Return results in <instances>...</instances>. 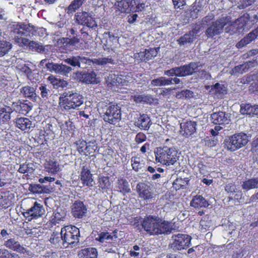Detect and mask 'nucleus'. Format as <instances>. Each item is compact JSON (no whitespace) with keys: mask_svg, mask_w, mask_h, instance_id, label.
I'll list each match as a JSON object with an SVG mask.
<instances>
[{"mask_svg":"<svg viewBox=\"0 0 258 258\" xmlns=\"http://www.w3.org/2000/svg\"><path fill=\"white\" fill-rule=\"evenodd\" d=\"M79 56H73L65 59V61L73 67H80Z\"/></svg>","mask_w":258,"mask_h":258,"instance_id":"5fc2aeb1","label":"nucleus"},{"mask_svg":"<svg viewBox=\"0 0 258 258\" xmlns=\"http://www.w3.org/2000/svg\"><path fill=\"white\" fill-rule=\"evenodd\" d=\"M7 170L4 168H1L0 169V187H3L6 185L7 182L6 178Z\"/></svg>","mask_w":258,"mask_h":258,"instance_id":"6e6d98bb","label":"nucleus"},{"mask_svg":"<svg viewBox=\"0 0 258 258\" xmlns=\"http://www.w3.org/2000/svg\"><path fill=\"white\" fill-rule=\"evenodd\" d=\"M32 109V106L25 103H20L17 106V110L22 114H26Z\"/></svg>","mask_w":258,"mask_h":258,"instance_id":"09e8293b","label":"nucleus"},{"mask_svg":"<svg viewBox=\"0 0 258 258\" xmlns=\"http://www.w3.org/2000/svg\"><path fill=\"white\" fill-rule=\"evenodd\" d=\"M28 47L32 50L37 51L39 52L44 51V47L42 45L33 41H30Z\"/></svg>","mask_w":258,"mask_h":258,"instance_id":"3c124183","label":"nucleus"},{"mask_svg":"<svg viewBox=\"0 0 258 258\" xmlns=\"http://www.w3.org/2000/svg\"><path fill=\"white\" fill-rule=\"evenodd\" d=\"M86 142L84 141H79L77 142V149L79 152L82 154L86 145Z\"/></svg>","mask_w":258,"mask_h":258,"instance_id":"69168bd1","label":"nucleus"},{"mask_svg":"<svg viewBox=\"0 0 258 258\" xmlns=\"http://www.w3.org/2000/svg\"><path fill=\"white\" fill-rule=\"evenodd\" d=\"M63 244H72L78 242L80 236L79 229L74 226H66L61 228L60 231Z\"/></svg>","mask_w":258,"mask_h":258,"instance_id":"1a4fd4ad","label":"nucleus"},{"mask_svg":"<svg viewBox=\"0 0 258 258\" xmlns=\"http://www.w3.org/2000/svg\"><path fill=\"white\" fill-rule=\"evenodd\" d=\"M16 126L22 131H28L32 126V121L28 118L19 117L15 119Z\"/></svg>","mask_w":258,"mask_h":258,"instance_id":"4be33fe9","label":"nucleus"},{"mask_svg":"<svg viewBox=\"0 0 258 258\" xmlns=\"http://www.w3.org/2000/svg\"><path fill=\"white\" fill-rule=\"evenodd\" d=\"M157 162L167 166L172 165L178 160L179 154L174 148H158L154 152Z\"/></svg>","mask_w":258,"mask_h":258,"instance_id":"7ed1b4c3","label":"nucleus"},{"mask_svg":"<svg viewBox=\"0 0 258 258\" xmlns=\"http://www.w3.org/2000/svg\"><path fill=\"white\" fill-rule=\"evenodd\" d=\"M104 37L106 39L105 42H104V40L102 42L106 46L105 49H112L113 41H116V38L110 33H105Z\"/></svg>","mask_w":258,"mask_h":258,"instance_id":"ea45409f","label":"nucleus"},{"mask_svg":"<svg viewBox=\"0 0 258 258\" xmlns=\"http://www.w3.org/2000/svg\"><path fill=\"white\" fill-rule=\"evenodd\" d=\"M197 123L195 121H188L180 124L181 133L183 136H189L196 131Z\"/></svg>","mask_w":258,"mask_h":258,"instance_id":"aec40b11","label":"nucleus"},{"mask_svg":"<svg viewBox=\"0 0 258 258\" xmlns=\"http://www.w3.org/2000/svg\"><path fill=\"white\" fill-rule=\"evenodd\" d=\"M103 120L110 124H115L121 119L120 109L117 105L109 104L102 108Z\"/></svg>","mask_w":258,"mask_h":258,"instance_id":"6e6552de","label":"nucleus"},{"mask_svg":"<svg viewBox=\"0 0 258 258\" xmlns=\"http://www.w3.org/2000/svg\"><path fill=\"white\" fill-rule=\"evenodd\" d=\"M225 189L227 192L230 194H233L237 190L236 185L233 183H228L226 184Z\"/></svg>","mask_w":258,"mask_h":258,"instance_id":"338daca9","label":"nucleus"},{"mask_svg":"<svg viewBox=\"0 0 258 258\" xmlns=\"http://www.w3.org/2000/svg\"><path fill=\"white\" fill-rule=\"evenodd\" d=\"M211 118L214 124H222L227 123L228 121L225 113L222 111L213 113L211 114Z\"/></svg>","mask_w":258,"mask_h":258,"instance_id":"cd10ccee","label":"nucleus"},{"mask_svg":"<svg viewBox=\"0 0 258 258\" xmlns=\"http://www.w3.org/2000/svg\"><path fill=\"white\" fill-rule=\"evenodd\" d=\"M226 26H225V31L231 34L242 32L245 29H249L252 24L249 21V16L247 14L243 15L233 22L230 18Z\"/></svg>","mask_w":258,"mask_h":258,"instance_id":"423d86ee","label":"nucleus"},{"mask_svg":"<svg viewBox=\"0 0 258 258\" xmlns=\"http://www.w3.org/2000/svg\"><path fill=\"white\" fill-rule=\"evenodd\" d=\"M193 40V38L191 36L190 34H186L182 37H180L178 42L180 45H184L187 43H189Z\"/></svg>","mask_w":258,"mask_h":258,"instance_id":"bf43d9fd","label":"nucleus"},{"mask_svg":"<svg viewBox=\"0 0 258 258\" xmlns=\"http://www.w3.org/2000/svg\"><path fill=\"white\" fill-rule=\"evenodd\" d=\"M77 22L81 25L86 26L92 29H95L97 27V23L90 13L85 11L78 12L76 15Z\"/></svg>","mask_w":258,"mask_h":258,"instance_id":"ddd939ff","label":"nucleus"},{"mask_svg":"<svg viewBox=\"0 0 258 258\" xmlns=\"http://www.w3.org/2000/svg\"><path fill=\"white\" fill-rule=\"evenodd\" d=\"M258 36V27L249 33L236 45L237 48H241L255 40Z\"/></svg>","mask_w":258,"mask_h":258,"instance_id":"a211bd4d","label":"nucleus"},{"mask_svg":"<svg viewBox=\"0 0 258 258\" xmlns=\"http://www.w3.org/2000/svg\"><path fill=\"white\" fill-rule=\"evenodd\" d=\"M209 227V223L204 220H202L200 222V230L202 232H205Z\"/></svg>","mask_w":258,"mask_h":258,"instance_id":"774afa93","label":"nucleus"},{"mask_svg":"<svg viewBox=\"0 0 258 258\" xmlns=\"http://www.w3.org/2000/svg\"><path fill=\"white\" fill-rule=\"evenodd\" d=\"M39 90L42 98L47 97L50 92V90L46 88V86L44 84L41 85L39 87Z\"/></svg>","mask_w":258,"mask_h":258,"instance_id":"e2e57ef3","label":"nucleus"},{"mask_svg":"<svg viewBox=\"0 0 258 258\" xmlns=\"http://www.w3.org/2000/svg\"><path fill=\"white\" fill-rule=\"evenodd\" d=\"M248 141V136L245 134H235L225 140L224 147L228 150L235 151L245 146Z\"/></svg>","mask_w":258,"mask_h":258,"instance_id":"0eeeda50","label":"nucleus"},{"mask_svg":"<svg viewBox=\"0 0 258 258\" xmlns=\"http://www.w3.org/2000/svg\"><path fill=\"white\" fill-rule=\"evenodd\" d=\"M118 188L120 192L125 194L130 192L131 189L129 187L128 182L124 179H120L118 180Z\"/></svg>","mask_w":258,"mask_h":258,"instance_id":"37998d69","label":"nucleus"},{"mask_svg":"<svg viewBox=\"0 0 258 258\" xmlns=\"http://www.w3.org/2000/svg\"><path fill=\"white\" fill-rule=\"evenodd\" d=\"M11 109L9 107H0V121L5 122L10 119Z\"/></svg>","mask_w":258,"mask_h":258,"instance_id":"c9c22d12","label":"nucleus"},{"mask_svg":"<svg viewBox=\"0 0 258 258\" xmlns=\"http://www.w3.org/2000/svg\"><path fill=\"white\" fill-rule=\"evenodd\" d=\"M198 68V65L195 63H190L188 66H183L179 68H175L176 76L182 77L191 75Z\"/></svg>","mask_w":258,"mask_h":258,"instance_id":"2eb2a0df","label":"nucleus"},{"mask_svg":"<svg viewBox=\"0 0 258 258\" xmlns=\"http://www.w3.org/2000/svg\"><path fill=\"white\" fill-rule=\"evenodd\" d=\"M212 90L215 91L216 93L224 94L226 92V87L224 85L219 83H216L212 88Z\"/></svg>","mask_w":258,"mask_h":258,"instance_id":"13d9d810","label":"nucleus"},{"mask_svg":"<svg viewBox=\"0 0 258 258\" xmlns=\"http://www.w3.org/2000/svg\"><path fill=\"white\" fill-rule=\"evenodd\" d=\"M97 255V249L93 247L82 249L79 254L80 258H96Z\"/></svg>","mask_w":258,"mask_h":258,"instance_id":"c756f323","label":"nucleus"},{"mask_svg":"<svg viewBox=\"0 0 258 258\" xmlns=\"http://www.w3.org/2000/svg\"><path fill=\"white\" fill-rule=\"evenodd\" d=\"M4 245L7 248L16 251L18 252L24 253L26 250L22 246L15 238H10L4 242Z\"/></svg>","mask_w":258,"mask_h":258,"instance_id":"412c9836","label":"nucleus"},{"mask_svg":"<svg viewBox=\"0 0 258 258\" xmlns=\"http://www.w3.org/2000/svg\"><path fill=\"white\" fill-rule=\"evenodd\" d=\"M14 199V194L10 191L0 195V209H6L10 207L12 205Z\"/></svg>","mask_w":258,"mask_h":258,"instance_id":"6ab92c4d","label":"nucleus"},{"mask_svg":"<svg viewBox=\"0 0 258 258\" xmlns=\"http://www.w3.org/2000/svg\"><path fill=\"white\" fill-rule=\"evenodd\" d=\"M45 168L46 171L50 173L51 175H55L58 172L60 171L62 167L58 162L53 160H49L45 164Z\"/></svg>","mask_w":258,"mask_h":258,"instance_id":"393cba45","label":"nucleus"},{"mask_svg":"<svg viewBox=\"0 0 258 258\" xmlns=\"http://www.w3.org/2000/svg\"><path fill=\"white\" fill-rule=\"evenodd\" d=\"M130 254L131 256L139 257L142 256L143 253L141 252L139 246L134 245L133 249L130 250Z\"/></svg>","mask_w":258,"mask_h":258,"instance_id":"052dcab7","label":"nucleus"},{"mask_svg":"<svg viewBox=\"0 0 258 258\" xmlns=\"http://www.w3.org/2000/svg\"><path fill=\"white\" fill-rule=\"evenodd\" d=\"M111 185L109 178L107 176H101L99 178V187L102 189H108Z\"/></svg>","mask_w":258,"mask_h":258,"instance_id":"a18cd8bd","label":"nucleus"},{"mask_svg":"<svg viewBox=\"0 0 258 258\" xmlns=\"http://www.w3.org/2000/svg\"><path fill=\"white\" fill-rule=\"evenodd\" d=\"M66 214L64 210L61 208H57L53 213L50 221L54 225L59 223L60 221H63Z\"/></svg>","mask_w":258,"mask_h":258,"instance_id":"a878e982","label":"nucleus"},{"mask_svg":"<svg viewBox=\"0 0 258 258\" xmlns=\"http://www.w3.org/2000/svg\"><path fill=\"white\" fill-rule=\"evenodd\" d=\"M147 7L144 2H141L140 0L136 1V4H133L132 6L133 12H140L144 11L145 8Z\"/></svg>","mask_w":258,"mask_h":258,"instance_id":"49530a36","label":"nucleus"},{"mask_svg":"<svg viewBox=\"0 0 258 258\" xmlns=\"http://www.w3.org/2000/svg\"><path fill=\"white\" fill-rule=\"evenodd\" d=\"M258 63L255 60L246 62L242 64L234 67L231 71V75H237L246 72L249 68L257 65Z\"/></svg>","mask_w":258,"mask_h":258,"instance_id":"f3484780","label":"nucleus"},{"mask_svg":"<svg viewBox=\"0 0 258 258\" xmlns=\"http://www.w3.org/2000/svg\"><path fill=\"white\" fill-rule=\"evenodd\" d=\"M85 0H74L69 5L67 9V13L72 14L79 9L84 3Z\"/></svg>","mask_w":258,"mask_h":258,"instance_id":"a19ab883","label":"nucleus"},{"mask_svg":"<svg viewBox=\"0 0 258 258\" xmlns=\"http://www.w3.org/2000/svg\"><path fill=\"white\" fill-rule=\"evenodd\" d=\"M151 84L154 86L168 85L172 84V80L162 77L158 79L153 80L151 82Z\"/></svg>","mask_w":258,"mask_h":258,"instance_id":"58836bf2","label":"nucleus"},{"mask_svg":"<svg viewBox=\"0 0 258 258\" xmlns=\"http://www.w3.org/2000/svg\"><path fill=\"white\" fill-rule=\"evenodd\" d=\"M92 63L98 65H105L108 63H112L113 60L111 58L107 57H100L98 58H94L92 60Z\"/></svg>","mask_w":258,"mask_h":258,"instance_id":"de8ad7c7","label":"nucleus"},{"mask_svg":"<svg viewBox=\"0 0 258 258\" xmlns=\"http://www.w3.org/2000/svg\"><path fill=\"white\" fill-rule=\"evenodd\" d=\"M12 48V44L8 41H0V57L8 53Z\"/></svg>","mask_w":258,"mask_h":258,"instance_id":"e433bc0d","label":"nucleus"},{"mask_svg":"<svg viewBox=\"0 0 258 258\" xmlns=\"http://www.w3.org/2000/svg\"><path fill=\"white\" fill-rule=\"evenodd\" d=\"M12 31L14 34H17L15 37V42L20 46H28L30 40L22 37V35H28L33 34L34 28L30 24L15 23L12 25Z\"/></svg>","mask_w":258,"mask_h":258,"instance_id":"39448f33","label":"nucleus"},{"mask_svg":"<svg viewBox=\"0 0 258 258\" xmlns=\"http://www.w3.org/2000/svg\"><path fill=\"white\" fill-rule=\"evenodd\" d=\"M112 239L113 236L110 235L108 232H102L96 238V240L101 242H104L106 240Z\"/></svg>","mask_w":258,"mask_h":258,"instance_id":"4d7b16f0","label":"nucleus"},{"mask_svg":"<svg viewBox=\"0 0 258 258\" xmlns=\"http://www.w3.org/2000/svg\"><path fill=\"white\" fill-rule=\"evenodd\" d=\"M83 103V98L77 93L66 92L59 98V106L62 110L76 109Z\"/></svg>","mask_w":258,"mask_h":258,"instance_id":"20e7f679","label":"nucleus"},{"mask_svg":"<svg viewBox=\"0 0 258 258\" xmlns=\"http://www.w3.org/2000/svg\"><path fill=\"white\" fill-rule=\"evenodd\" d=\"M134 80L132 74L126 76H116L113 74L110 76L107 82L109 87L114 91H118L119 86H127Z\"/></svg>","mask_w":258,"mask_h":258,"instance_id":"9d476101","label":"nucleus"},{"mask_svg":"<svg viewBox=\"0 0 258 258\" xmlns=\"http://www.w3.org/2000/svg\"><path fill=\"white\" fill-rule=\"evenodd\" d=\"M87 209L81 202H76L73 206L72 212L74 217L82 218L86 213Z\"/></svg>","mask_w":258,"mask_h":258,"instance_id":"b1692460","label":"nucleus"},{"mask_svg":"<svg viewBox=\"0 0 258 258\" xmlns=\"http://www.w3.org/2000/svg\"><path fill=\"white\" fill-rule=\"evenodd\" d=\"M190 206L195 208H206L209 206V203L202 196L197 195L191 200Z\"/></svg>","mask_w":258,"mask_h":258,"instance_id":"bb28decb","label":"nucleus"},{"mask_svg":"<svg viewBox=\"0 0 258 258\" xmlns=\"http://www.w3.org/2000/svg\"><path fill=\"white\" fill-rule=\"evenodd\" d=\"M150 119L148 115L143 114L141 115L136 121V125L142 128L148 129L150 125Z\"/></svg>","mask_w":258,"mask_h":258,"instance_id":"c85d7f7f","label":"nucleus"},{"mask_svg":"<svg viewBox=\"0 0 258 258\" xmlns=\"http://www.w3.org/2000/svg\"><path fill=\"white\" fill-rule=\"evenodd\" d=\"M82 81L88 84H97L99 82L98 79L96 78V74L94 72L83 74L82 75Z\"/></svg>","mask_w":258,"mask_h":258,"instance_id":"473e14b6","label":"nucleus"},{"mask_svg":"<svg viewBox=\"0 0 258 258\" xmlns=\"http://www.w3.org/2000/svg\"><path fill=\"white\" fill-rule=\"evenodd\" d=\"M97 147L95 142H90L86 143L85 148L82 155L88 156L93 153H94L97 149Z\"/></svg>","mask_w":258,"mask_h":258,"instance_id":"79ce46f5","label":"nucleus"},{"mask_svg":"<svg viewBox=\"0 0 258 258\" xmlns=\"http://www.w3.org/2000/svg\"><path fill=\"white\" fill-rule=\"evenodd\" d=\"M61 41L63 43H67V44H70V45L74 46L76 44L79 43V40L76 37H74L71 39L69 38H63L61 40Z\"/></svg>","mask_w":258,"mask_h":258,"instance_id":"0e129e2a","label":"nucleus"},{"mask_svg":"<svg viewBox=\"0 0 258 258\" xmlns=\"http://www.w3.org/2000/svg\"><path fill=\"white\" fill-rule=\"evenodd\" d=\"M142 226L144 230L151 235L167 234L171 232L172 229L169 222L153 216L146 217L142 223Z\"/></svg>","mask_w":258,"mask_h":258,"instance_id":"f257e3e1","label":"nucleus"},{"mask_svg":"<svg viewBox=\"0 0 258 258\" xmlns=\"http://www.w3.org/2000/svg\"><path fill=\"white\" fill-rule=\"evenodd\" d=\"M80 178L84 185L88 187H91L93 185L92 175L90 171L88 169L85 168V167H83L82 169Z\"/></svg>","mask_w":258,"mask_h":258,"instance_id":"5701e85b","label":"nucleus"},{"mask_svg":"<svg viewBox=\"0 0 258 258\" xmlns=\"http://www.w3.org/2000/svg\"><path fill=\"white\" fill-rule=\"evenodd\" d=\"M136 4V0H121L115 3V7L117 11L121 13H128L132 12V6Z\"/></svg>","mask_w":258,"mask_h":258,"instance_id":"dca6fc26","label":"nucleus"},{"mask_svg":"<svg viewBox=\"0 0 258 258\" xmlns=\"http://www.w3.org/2000/svg\"><path fill=\"white\" fill-rule=\"evenodd\" d=\"M21 92L26 97L30 98L32 99H35L36 94L35 89L33 87L30 86H25L21 89Z\"/></svg>","mask_w":258,"mask_h":258,"instance_id":"f704fd0d","label":"nucleus"},{"mask_svg":"<svg viewBox=\"0 0 258 258\" xmlns=\"http://www.w3.org/2000/svg\"><path fill=\"white\" fill-rule=\"evenodd\" d=\"M252 105L250 104H242L240 105V112L242 114L251 115Z\"/></svg>","mask_w":258,"mask_h":258,"instance_id":"864d4df0","label":"nucleus"},{"mask_svg":"<svg viewBox=\"0 0 258 258\" xmlns=\"http://www.w3.org/2000/svg\"><path fill=\"white\" fill-rule=\"evenodd\" d=\"M242 187L243 189L247 190L257 188L258 178H253L244 181L242 184Z\"/></svg>","mask_w":258,"mask_h":258,"instance_id":"72a5a7b5","label":"nucleus"},{"mask_svg":"<svg viewBox=\"0 0 258 258\" xmlns=\"http://www.w3.org/2000/svg\"><path fill=\"white\" fill-rule=\"evenodd\" d=\"M61 241H62L61 234L58 231L53 232L49 238V241L54 245H56Z\"/></svg>","mask_w":258,"mask_h":258,"instance_id":"8fccbe9b","label":"nucleus"},{"mask_svg":"<svg viewBox=\"0 0 258 258\" xmlns=\"http://www.w3.org/2000/svg\"><path fill=\"white\" fill-rule=\"evenodd\" d=\"M136 103L146 102L150 100V97L145 95H137L131 97Z\"/></svg>","mask_w":258,"mask_h":258,"instance_id":"603ef678","label":"nucleus"},{"mask_svg":"<svg viewBox=\"0 0 258 258\" xmlns=\"http://www.w3.org/2000/svg\"><path fill=\"white\" fill-rule=\"evenodd\" d=\"M47 80L55 88H58L59 87L63 88L66 87L67 85V83L66 81L56 78L53 75L49 76L47 78Z\"/></svg>","mask_w":258,"mask_h":258,"instance_id":"2f4dec72","label":"nucleus"},{"mask_svg":"<svg viewBox=\"0 0 258 258\" xmlns=\"http://www.w3.org/2000/svg\"><path fill=\"white\" fill-rule=\"evenodd\" d=\"M160 48H150L148 49L145 50V55L146 60H149L152 59L156 56Z\"/></svg>","mask_w":258,"mask_h":258,"instance_id":"c03bdc74","label":"nucleus"},{"mask_svg":"<svg viewBox=\"0 0 258 258\" xmlns=\"http://www.w3.org/2000/svg\"><path fill=\"white\" fill-rule=\"evenodd\" d=\"M20 212L29 221L41 217L44 213L43 207L40 204L31 199L25 200L21 205Z\"/></svg>","mask_w":258,"mask_h":258,"instance_id":"f03ea898","label":"nucleus"},{"mask_svg":"<svg viewBox=\"0 0 258 258\" xmlns=\"http://www.w3.org/2000/svg\"><path fill=\"white\" fill-rule=\"evenodd\" d=\"M139 197L146 201L153 199V194L151 187L144 183H140L137 186Z\"/></svg>","mask_w":258,"mask_h":258,"instance_id":"4468645a","label":"nucleus"},{"mask_svg":"<svg viewBox=\"0 0 258 258\" xmlns=\"http://www.w3.org/2000/svg\"><path fill=\"white\" fill-rule=\"evenodd\" d=\"M229 21L227 17H223L213 22L212 24L206 30V33L208 37H212L220 34L225 26H226Z\"/></svg>","mask_w":258,"mask_h":258,"instance_id":"f8f14e48","label":"nucleus"},{"mask_svg":"<svg viewBox=\"0 0 258 258\" xmlns=\"http://www.w3.org/2000/svg\"><path fill=\"white\" fill-rule=\"evenodd\" d=\"M35 170V165L32 163H25L20 166L18 171L21 173H32Z\"/></svg>","mask_w":258,"mask_h":258,"instance_id":"4c0bfd02","label":"nucleus"},{"mask_svg":"<svg viewBox=\"0 0 258 258\" xmlns=\"http://www.w3.org/2000/svg\"><path fill=\"white\" fill-rule=\"evenodd\" d=\"M172 238L173 242L171 243V247L174 250L186 249L191 245V237L187 234H175L172 236Z\"/></svg>","mask_w":258,"mask_h":258,"instance_id":"9b49d317","label":"nucleus"},{"mask_svg":"<svg viewBox=\"0 0 258 258\" xmlns=\"http://www.w3.org/2000/svg\"><path fill=\"white\" fill-rule=\"evenodd\" d=\"M131 162L133 169L136 171L141 169L145 165L144 159L140 156L133 157L131 159Z\"/></svg>","mask_w":258,"mask_h":258,"instance_id":"7c9ffc66","label":"nucleus"},{"mask_svg":"<svg viewBox=\"0 0 258 258\" xmlns=\"http://www.w3.org/2000/svg\"><path fill=\"white\" fill-rule=\"evenodd\" d=\"M59 71L58 74L61 75H67L70 73L72 71V68L70 67L67 66L63 64H60Z\"/></svg>","mask_w":258,"mask_h":258,"instance_id":"680f3d73","label":"nucleus"}]
</instances>
